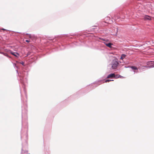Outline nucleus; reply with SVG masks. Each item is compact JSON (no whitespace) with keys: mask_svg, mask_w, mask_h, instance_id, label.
<instances>
[{"mask_svg":"<svg viewBox=\"0 0 154 154\" xmlns=\"http://www.w3.org/2000/svg\"><path fill=\"white\" fill-rule=\"evenodd\" d=\"M119 64V63L116 59L113 60L111 64V68L112 69H116Z\"/></svg>","mask_w":154,"mask_h":154,"instance_id":"f257e3e1","label":"nucleus"},{"mask_svg":"<svg viewBox=\"0 0 154 154\" xmlns=\"http://www.w3.org/2000/svg\"><path fill=\"white\" fill-rule=\"evenodd\" d=\"M115 75L114 73L111 74L107 76V78H112L113 77H115Z\"/></svg>","mask_w":154,"mask_h":154,"instance_id":"f03ea898","label":"nucleus"},{"mask_svg":"<svg viewBox=\"0 0 154 154\" xmlns=\"http://www.w3.org/2000/svg\"><path fill=\"white\" fill-rule=\"evenodd\" d=\"M145 20H151V17L148 15H146L144 17Z\"/></svg>","mask_w":154,"mask_h":154,"instance_id":"7ed1b4c3","label":"nucleus"},{"mask_svg":"<svg viewBox=\"0 0 154 154\" xmlns=\"http://www.w3.org/2000/svg\"><path fill=\"white\" fill-rule=\"evenodd\" d=\"M11 54L16 57H17L19 55V54L17 53L14 52L12 51L11 52Z\"/></svg>","mask_w":154,"mask_h":154,"instance_id":"20e7f679","label":"nucleus"},{"mask_svg":"<svg viewBox=\"0 0 154 154\" xmlns=\"http://www.w3.org/2000/svg\"><path fill=\"white\" fill-rule=\"evenodd\" d=\"M126 56V55L125 54H123L121 55L120 59L123 60Z\"/></svg>","mask_w":154,"mask_h":154,"instance_id":"39448f33","label":"nucleus"},{"mask_svg":"<svg viewBox=\"0 0 154 154\" xmlns=\"http://www.w3.org/2000/svg\"><path fill=\"white\" fill-rule=\"evenodd\" d=\"M106 45L107 47H109L110 48H111V45H112V44L110 43H106Z\"/></svg>","mask_w":154,"mask_h":154,"instance_id":"423d86ee","label":"nucleus"},{"mask_svg":"<svg viewBox=\"0 0 154 154\" xmlns=\"http://www.w3.org/2000/svg\"><path fill=\"white\" fill-rule=\"evenodd\" d=\"M131 68L133 69H135V70L137 69V67L135 66H131Z\"/></svg>","mask_w":154,"mask_h":154,"instance_id":"0eeeda50","label":"nucleus"},{"mask_svg":"<svg viewBox=\"0 0 154 154\" xmlns=\"http://www.w3.org/2000/svg\"><path fill=\"white\" fill-rule=\"evenodd\" d=\"M112 81H113V80H112ZM111 81V80H109V79L105 81V82H109Z\"/></svg>","mask_w":154,"mask_h":154,"instance_id":"6e6552de","label":"nucleus"},{"mask_svg":"<svg viewBox=\"0 0 154 154\" xmlns=\"http://www.w3.org/2000/svg\"><path fill=\"white\" fill-rule=\"evenodd\" d=\"M26 42H30V41L29 40H26Z\"/></svg>","mask_w":154,"mask_h":154,"instance_id":"1a4fd4ad","label":"nucleus"},{"mask_svg":"<svg viewBox=\"0 0 154 154\" xmlns=\"http://www.w3.org/2000/svg\"><path fill=\"white\" fill-rule=\"evenodd\" d=\"M29 38H31V35H29Z\"/></svg>","mask_w":154,"mask_h":154,"instance_id":"9d476101","label":"nucleus"},{"mask_svg":"<svg viewBox=\"0 0 154 154\" xmlns=\"http://www.w3.org/2000/svg\"><path fill=\"white\" fill-rule=\"evenodd\" d=\"M2 30H5V29H2Z\"/></svg>","mask_w":154,"mask_h":154,"instance_id":"9b49d317","label":"nucleus"},{"mask_svg":"<svg viewBox=\"0 0 154 154\" xmlns=\"http://www.w3.org/2000/svg\"><path fill=\"white\" fill-rule=\"evenodd\" d=\"M152 67H154V64L153 65Z\"/></svg>","mask_w":154,"mask_h":154,"instance_id":"f8f14e48","label":"nucleus"}]
</instances>
